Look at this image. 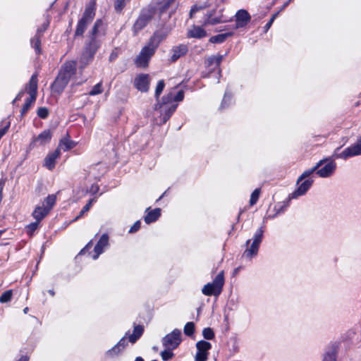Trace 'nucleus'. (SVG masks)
Listing matches in <instances>:
<instances>
[{
  "instance_id": "nucleus-36",
  "label": "nucleus",
  "mask_w": 361,
  "mask_h": 361,
  "mask_svg": "<svg viewBox=\"0 0 361 361\" xmlns=\"http://www.w3.org/2000/svg\"><path fill=\"white\" fill-rule=\"evenodd\" d=\"M37 115L42 118H46L48 116L47 109L44 107L39 108L37 111Z\"/></svg>"
},
{
  "instance_id": "nucleus-1",
  "label": "nucleus",
  "mask_w": 361,
  "mask_h": 361,
  "mask_svg": "<svg viewBox=\"0 0 361 361\" xmlns=\"http://www.w3.org/2000/svg\"><path fill=\"white\" fill-rule=\"evenodd\" d=\"M75 71L76 64L74 61L66 63L53 85V90L55 92H61L70 79L75 75Z\"/></svg>"
},
{
  "instance_id": "nucleus-41",
  "label": "nucleus",
  "mask_w": 361,
  "mask_h": 361,
  "mask_svg": "<svg viewBox=\"0 0 361 361\" xmlns=\"http://www.w3.org/2000/svg\"><path fill=\"white\" fill-rule=\"evenodd\" d=\"M33 102H30V97L27 99L25 104H24L23 109H22V114H25L29 109V107L30 106L31 104H32Z\"/></svg>"
},
{
  "instance_id": "nucleus-40",
  "label": "nucleus",
  "mask_w": 361,
  "mask_h": 361,
  "mask_svg": "<svg viewBox=\"0 0 361 361\" xmlns=\"http://www.w3.org/2000/svg\"><path fill=\"white\" fill-rule=\"evenodd\" d=\"M183 98V94L181 91H179L176 98H174L175 100L177 101H181ZM173 100V98L171 97V95L169 96V102H171Z\"/></svg>"
},
{
  "instance_id": "nucleus-48",
  "label": "nucleus",
  "mask_w": 361,
  "mask_h": 361,
  "mask_svg": "<svg viewBox=\"0 0 361 361\" xmlns=\"http://www.w3.org/2000/svg\"><path fill=\"white\" fill-rule=\"evenodd\" d=\"M135 361H144V360L140 357H136Z\"/></svg>"
},
{
  "instance_id": "nucleus-45",
  "label": "nucleus",
  "mask_w": 361,
  "mask_h": 361,
  "mask_svg": "<svg viewBox=\"0 0 361 361\" xmlns=\"http://www.w3.org/2000/svg\"><path fill=\"white\" fill-rule=\"evenodd\" d=\"M123 6V4L122 1H119V3L116 6V9H121V8Z\"/></svg>"
},
{
  "instance_id": "nucleus-42",
  "label": "nucleus",
  "mask_w": 361,
  "mask_h": 361,
  "mask_svg": "<svg viewBox=\"0 0 361 361\" xmlns=\"http://www.w3.org/2000/svg\"><path fill=\"white\" fill-rule=\"evenodd\" d=\"M91 190L93 193H96L99 190V187L97 185H92Z\"/></svg>"
},
{
  "instance_id": "nucleus-4",
  "label": "nucleus",
  "mask_w": 361,
  "mask_h": 361,
  "mask_svg": "<svg viewBox=\"0 0 361 361\" xmlns=\"http://www.w3.org/2000/svg\"><path fill=\"white\" fill-rule=\"evenodd\" d=\"M155 47L148 45L145 47L135 60V64L138 67L145 68L148 66L149 59L152 56Z\"/></svg>"
},
{
  "instance_id": "nucleus-13",
  "label": "nucleus",
  "mask_w": 361,
  "mask_h": 361,
  "mask_svg": "<svg viewBox=\"0 0 361 361\" xmlns=\"http://www.w3.org/2000/svg\"><path fill=\"white\" fill-rule=\"evenodd\" d=\"M336 165L334 161L327 163L324 167L317 171V173L322 178L331 176L336 169Z\"/></svg>"
},
{
  "instance_id": "nucleus-26",
  "label": "nucleus",
  "mask_w": 361,
  "mask_h": 361,
  "mask_svg": "<svg viewBox=\"0 0 361 361\" xmlns=\"http://www.w3.org/2000/svg\"><path fill=\"white\" fill-rule=\"evenodd\" d=\"M173 349L167 348L165 350H163L161 352V357L163 360L166 361L168 360H170L173 357V353L172 352Z\"/></svg>"
},
{
  "instance_id": "nucleus-47",
  "label": "nucleus",
  "mask_w": 361,
  "mask_h": 361,
  "mask_svg": "<svg viewBox=\"0 0 361 361\" xmlns=\"http://www.w3.org/2000/svg\"><path fill=\"white\" fill-rule=\"evenodd\" d=\"M197 10V7L195 6L194 8H192L191 11H190V15L192 16V14Z\"/></svg>"
},
{
  "instance_id": "nucleus-3",
  "label": "nucleus",
  "mask_w": 361,
  "mask_h": 361,
  "mask_svg": "<svg viewBox=\"0 0 361 361\" xmlns=\"http://www.w3.org/2000/svg\"><path fill=\"white\" fill-rule=\"evenodd\" d=\"M224 283V278L222 272L219 273L212 283L205 285L202 292L205 295H219L221 292Z\"/></svg>"
},
{
  "instance_id": "nucleus-33",
  "label": "nucleus",
  "mask_w": 361,
  "mask_h": 361,
  "mask_svg": "<svg viewBox=\"0 0 361 361\" xmlns=\"http://www.w3.org/2000/svg\"><path fill=\"white\" fill-rule=\"evenodd\" d=\"M96 202V198H92L85 205V207L82 208V211L80 212V216L82 215L84 213L88 212L90 209L92 207V204Z\"/></svg>"
},
{
  "instance_id": "nucleus-12",
  "label": "nucleus",
  "mask_w": 361,
  "mask_h": 361,
  "mask_svg": "<svg viewBox=\"0 0 361 361\" xmlns=\"http://www.w3.org/2000/svg\"><path fill=\"white\" fill-rule=\"evenodd\" d=\"M236 27L245 26L250 20V16L245 10H240L236 13Z\"/></svg>"
},
{
  "instance_id": "nucleus-24",
  "label": "nucleus",
  "mask_w": 361,
  "mask_h": 361,
  "mask_svg": "<svg viewBox=\"0 0 361 361\" xmlns=\"http://www.w3.org/2000/svg\"><path fill=\"white\" fill-rule=\"evenodd\" d=\"M187 51V48L185 46H180L174 49V53L172 56L173 61L178 59L180 56H183Z\"/></svg>"
},
{
  "instance_id": "nucleus-20",
  "label": "nucleus",
  "mask_w": 361,
  "mask_h": 361,
  "mask_svg": "<svg viewBox=\"0 0 361 361\" xmlns=\"http://www.w3.org/2000/svg\"><path fill=\"white\" fill-rule=\"evenodd\" d=\"M126 347L124 338L121 339L116 345H114L111 350L107 352V354L113 357L117 355L122 351Z\"/></svg>"
},
{
  "instance_id": "nucleus-17",
  "label": "nucleus",
  "mask_w": 361,
  "mask_h": 361,
  "mask_svg": "<svg viewBox=\"0 0 361 361\" xmlns=\"http://www.w3.org/2000/svg\"><path fill=\"white\" fill-rule=\"evenodd\" d=\"M207 35V32L202 27L192 26L188 32V36L193 38H202Z\"/></svg>"
},
{
  "instance_id": "nucleus-10",
  "label": "nucleus",
  "mask_w": 361,
  "mask_h": 361,
  "mask_svg": "<svg viewBox=\"0 0 361 361\" xmlns=\"http://www.w3.org/2000/svg\"><path fill=\"white\" fill-rule=\"evenodd\" d=\"M61 154L59 148H56V150L49 154L44 159V166L49 170H51L54 168L56 160L58 159Z\"/></svg>"
},
{
  "instance_id": "nucleus-34",
  "label": "nucleus",
  "mask_w": 361,
  "mask_h": 361,
  "mask_svg": "<svg viewBox=\"0 0 361 361\" xmlns=\"http://www.w3.org/2000/svg\"><path fill=\"white\" fill-rule=\"evenodd\" d=\"M202 334L206 339H212L214 337V332L210 328L204 329L202 331Z\"/></svg>"
},
{
  "instance_id": "nucleus-39",
  "label": "nucleus",
  "mask_w": 361,
  "mask_h": 361,
  "mask_svg": "<svg viewBox=\"0 0 361 361\" xmlns=\"http://www.w3.org/2000/svg\"><path fill=\"white\" fill-rule=\"evenodd\" d=\"M221 56H214L209 59L210 63H215L216 65L219 66L221 61Z\"/></svg>"
},
{
  "instance_id": "nucleus-43",
  "label": "nucleus",
  "mask_w": 361,
  "mask_h": 361,
  "mask_svg": "<svg viewBox=\"0 0 361 361\" xmlns=\"http://www.w3.org/2000/svg\"><path fill=\"white\" fill-rule=\"evenodd\" d=\"M276 14H275V15H274V16H272V18H271V20H269V23L267 24V28H269V27L271 26V25L272 24L273 21L274 20V19H275V18H276Z\"/></svg>"
},
{
  "instance_id": "nucleus-37",
  "label": "nucleus",
  "mask_w": 361,
  "mask_h": 361,
  "mask_svg": "<svg viewBox=\"0 0 361 361\" xmlns=\"http://www.w3.org/2000/svg\"><path fill=\"white\" fill-rule=\"evenodd\" d=\"M323 164V161H320L319 162H318L317 164V165L314 167V169L310 171V172H305L302 174V176L300 177V179L303 178L305 176H308L310 175V173H312L315 169H317V168H319V166H321Z\"/></svg>"
},
{
  "instance_id": "nucleus-27",
  "label": "nucleus",
  "mask_w": 361,
  "mask_h": 361,
  "mask_svg": "<svg viewBox=\"0 0 361 361\" xmlns=\"http://www.w3.org/2000/svg\"><path fill=\"white\" fill-rule=\"evenodd\" d=\"M103 91L102 83H97L89 92L90 95L94 96L102 93Z\"/></svg>"
},
{
  "instance_id": "nucleus-11",
  "label": "nucleus",
  "mask_w": 361,
  "mask_h": 361,
  "mask_svg": "<svg viewBox=\"0 0 361 361\" xmlns=\"http://www.w3.org/2000/svg\"><path fill=\"white\" fill-rule=\"evenodd\" d=\"M226 20L220 11H214L213 13H209L208 18L204 22V25H215L220 23L225 22Z\"/></svg>"
},
{
  "instance_id": "nucleus-14",
  "label": "nucleus",
  "mask_w": 361,
  "mask_h": 361,
  "mask_svg": "<svg viewBox=\"0 0 361 361\" xmlns=\"http://www.w3.org/2000/svg\"><path fill=\"white\" fill-rule=\"evenodd\" d=\"M51 137V133L50 130H45L40 133L37 137H35L32 140V144H38L39 145H44L48 143Z\"/></svg>"
},
{
  "instance_id": "nucleus-2",
  "label": "nucleus",
  "mask_w": 361,
  "mask_h": 361,
  "mask_svg": "<svg viewBox=\"0 0 361 361\" xmlns=\"http://www.w3.org/2000/svg\"><path fill=\"white\" fill-rule=\"evenodd\" d=\"M56 200V195H50L45 198L42 206H37L32 212L34 219L39 222L52 209Z\"/></svg>"
},
{
  "instance_id": "nucleus-21",
  "label": "nucleus",
  "mask_w": 361,
  "mask_h": 361,
  "mask_svg": "<svg viewBox=\"0 0 361 361\" xmlns=\"http://www.w3.org/2000/svg\"><path fill=\"white\" fill-rule=\"evenodd\" d=\"M312 181L311 180H305L304 183H302L297 190L294 192L293 194V197H297L299 195H302L305 193V192L309 189V188L311 186Z\"/></svg>"
},
{
  "instance_id": "nucleus-23",
  "label": "nucleus",
  "mask_w": 361,
  "mask_h": 361,
  "mask_svg": "<svg viewBox=\"0 0 361 361\" xmlns=\"http://www.w3.org/2000/svg\"><path fill=\"white\" fill-rule=\"evenodd\" d=\"M232 33L220 34L210 37L209 42L212 43H221L224 42L228 37L231 36Z\"/></svg>"
},
{
  "instance_id": "nucleus-9",
  "label": "nucleus",
  "mask_w": 361,
  "mask_h": 361,
  "mask_svg": "<svg viewBox=\"0 0 361 361\" xmlns=\"http://www.w3.org/2000/svg\"><path fill=\"white\" fill-rule=\"evenodd\" d=\"M149 77L148 75L141 74L135 79L134 84L135 87L141 92H147L149 86Z\"/></svg>"
},
{
  "instance_id": "nucleus-18",
  "label": "nucleus",
  "mask_w": 361,
  "mask_h": 361,
  "mask_svg": "<svg viewBox=\"0 0 361 361\" xmlns=\"http://www.w3.org/2000/svg\"><path fill=\"white\" fill-rule=\"evenodd\" d=\"M147 214L145 216V221L147 224L155 221L161 215V209L159 208L151 211H148L147 209Z\"/></svg>"
},
{
  "instance_id": "nucleus-44",
  "label": "nucleus",
  "mask_w": 361,
  "mask_h": 361,
  "mask_svg": "<svg viewBox=\"0 0 361 361\" xmlns=\"http://www.w3.org/2000/svg\"><path fill=\"white\" fill-rule=\"evenodd\" d=\"M102 22L99 21V20H97L95 24H94V32H96V29L97 27H99L100 25H101Z\"/></svg>"
},
{
  "instance_id": "nucleus-51",
  "label": "nucleus",
  "mask_w": 361,
  "mask_h": 361,
  "mask_svg": "<svg viewBox=\"0 0 361 361\" xmlns=\"http://www.w3.org/2000/svg\"><path fill=\"white\" fill-rule=\"evenodd\" d=\"M20 95V94H18L17 99L19 98Z\"/></svg>"
},
{
  "instance_id": "nucleus-16",
  "label": "nucleus",
  "mask_w": 361,
  "mask_h": 361,
  "mask_svg": "<svg viewBox=\"0 0 361 361\" xmlns=\"http://www.w3.org/2000/svg\"><path fill=\"white\" fill-rule=\"evenodd\" d=\"M108 240L109 238L107 235L104 234L102 235L94 247V252H96V255L93 257L94 259H97L98 256L103 252L104 247L108 245Z\"/></svg>"
},
{
  "instance_id": "nucleus-5",
  "label": "nucleus",
  "mask_w": 361,
  "mask_h": 361,
  "mask_svg": "<svg viewBox=\"0 0 361 361\" xmlns=\"http://www.w3.org/2000/svg\"><path fill=\"white\" fill-rule=\"evenodd\" d=\"M211 347L210 343L207 341H198L196 343L197 353L195 356V361H206L208 357V351Z\"/></svg>"
},
{
  "instance_id": "nucleus-6",
  "label": "nucleus",
  "mask_w": 361,
  "mask_h": 361,
  "mask_svg": "<svg viewBox=\"0 0 361 361\" xmlns=\"http://www.w3.org/2000/svg\"><path fill=\"white\" fill-rule=\"evenodd\" d=\"M180 342V331L174 330L163 339V344L166 348L174 349Z\"/></svg>"
},
{
  "instance_id": "nucleus-22",
  "label": "nucleus",
  "mask_w": 361,
  "mask_h": 361,
  "mask_svg": "<svg viewBox=\"0 0 361 361\" xmlns=\"http://www.w3.org/2000/svg\"><path fill=\"white\" fill-rule=\"evenodd\" d=\"M142 332L143 328L141 326H135L133 334L129 336V341L134 343L140 338Z\"/></svg>"
},
{
  "instance_id": "nucleus-8",
  "label": "nucleus",
  "mask_w": 361,
  "mask_h": 361,
  "mask_svg": "<svg viewBox=\"0 0 361 361\" xmlns=\"http://www.w3.org/2000/svg\"><path fill=\"white\" fill-rule=\"evenodd\" d=\"M361 154V137L357 140V142L352 145L346 148L343 150L340 154L337 155V157L347 159L350 157L358 156Z\"/></svg>"
},
{
  "instance_id": "nucleus-30",
  "label": "nucleus",
  "mask_w": 361,
  "mask_h": 361,
  "mask_svg": "<svg viewBox=\"0 0 361 361\" xmlns=\"http://www.w3.org/2000/svg\"><path fill=\"white\" fill-rule=\"evenodd\" d=\"M12 297V291L11 290H7L4 292L1 296L0 297V302L4 303L9 301Z\"/></svg>"
},
{
  "instance_id": "nucleus-49",
  "label": "nucleus",
  "mask_w": 361,
  "mask_h": 361,
  "mask_svg": "<svg viewBox=\"0 0 361 361\" xmlns=\"http://www.w3.org/2000/svg\"><path fill=\"white\" fill-rule=\"evenodd\" d=\"M20 361H27V359L26 357H21Z\"/></svg>"
},
{
  "instance_id": "nucleus-19",
  "label": "nucleus",
  "mask_w": 361,
  "mask_h": 361,
  "mask_svg": "<svg viewBox=\"0 0 361 361\" xmlns=\"http://www.w3.org/2000/svg\"><path fill=\"white\" fill-rule=\"evenodd\" d=\"M260 241H261V236L260 235L257 236L255 238V240L251 245V247L245 252V255L247 257H252V256L255 255L257 252L258 246H259Z\"/></svg>"
},
{
  "instance_id": "nucleus-29",
  "label": "nucleus",
  "mask_w": 361,
  "mask_h": 361,
  "mask_svg": "<svg viewBox=\"0 0 361 361\" xmlns=\"http://www.w3.org/2000/svg\"><path fill=\"white\" fill-rule=\"evenodd\" d=\"M195 326L192 322H188L184 326V333L186 335L190 336L194 332Z\"/></svg>"
},
{
  "instance_id": "nucleus-25",
  "label": "nucleus",
  "mask_w": 361,
  "mask_h": 361,
  "mask_svg": "<svg viewBox=\"0 0 361 361\" xmlns=\"http://www.w3.org/2000/svg\"><path fill=\"white\" fill-rule=\"evenodd\" d=\"M147 19L144 16H140L134 25V29L135 31H138L142 29L147 24Z\"/></svg>"
},
{
  "instance_id": "nucleus-32",
  "label": "nucleus",
  "mask_w": 361,
  "mask_h": 361,
  "mask_svg": "<svg viewBox=\"0 0 361 361\" xmlns=\"http://www.w3.org/2000/svg\"><path fill=\"white\" fill-rule=\"evenodd\" d=\"M164 88V82L163 80L159 81V82L157 85L156 90H155V96L156 97H158L161 93L162 92Z\"/></svg>"
},
{
  "instance_id": "nucleus-31",
  "label": "nucleus",
  "mask_w": 361,
  "mask_h": 361,
  "mask_svg": "<svg viewBox=\"0 0 361 361\" xmlns=\"http://www.w3.org/2000/svg\"><path fill=\"white\" fill-rule=\"evenodd\" d=\"M73 147V144L72 142H70L68 140H63L61 141L59 144V146L58 148H62L64 150H68Z\"/></svg>"
},
{
  "instance_id": "nucleus-15",
  "label": "nucleus",
  "mask_w": 361,
  "mask_h": 361,
  "mask_svg": "<svg viewBox=\"0 0 361 361\" xmlns=\"http://www.w3.org/2000/svg\"><path fill=\"white\" fill-rule=\"evenodd\" d=\"M37 77L35 75H32L28 87H27V91L30 94V102H34L36 98V93H37Z\"/></svg>"
},
{
  "instance_id": "nucleus-28",
  "label": "nucleus",
  "mask_w": 361,
  "mask_h": 361,
  "mask_svg": "<svg viewBox=\"0 0 361 361\" xmlns=\"http://www.w3.org/2000/svg\"><path fill=\"white\" fill-rule=\"evenodd\" d=\"M260 194V190L259 189H255L251 195L250 200V204L251 206L254 205L257 201L258 200V198L259 197Z\"/></svg>"
},
{
  "instance_id": "nucleus-46",
  "label": "nucleus",
  "mask_w": 361,
  "mask_h": 361,
  "mask_svg": "<svg viewBox=\"0 0 361 361\" xmlns=\"http://www.w3.org/2000/svg\"><path fill=\"white\" fill-rule=\"evenodd\" d=\"M35 48H36L37 49H39V40H37V41H36V42H35Z\"/></svg>"
},
{
  "instance_id": "nucleus-7",
  "label": "nucleus",
  "mask_w": 361,
  "mask_h": 361,
  "mask_svg": "<svg viewBox=\"0 0 361 361\" xmlns=\"http://www.w3.org/2000/svg\"><path fill=\"white\" fill-rule=\"evenodd\" d=\"M94 16V13L93 7L88 8L85 11L84 16H83L82 18L80 20V22L78 25L77 29L75 30L76 35H80L83 33V32L85 31L86 25L93 19Z\"/></svg>"
},
{
  "instance_id": "nucleus-38",
  "label": "nucleus",
  "mask_w": 361,
  "mask_h": 361,
  "mask_svg": "<svg viewBox=\"0 0 361 361\" xmlns=\"http://www.w3.org/2000/svg\"><path fill=\"white\" fill-rule=\"evenodd\" d=\"M140 228V221H137L130 228L129 233L136 232Z\"/></svg>"
},
{
  "instance_id": "nucleus-35",
  "label": "nucleus",
  "mask_w": 361,
  "mask_h": 361,
  "mask_svg": "<svg viewBox=\"0 0 361 361\" xmlns=\"http://www.w3.org/2000/svg\"><path fill=\"white\" fill-rule=\"evenodd\" d=\"M39 223V222L36 221L35 222L29 224L27 227V233L32 235L33 232L37 229Z\"/></svg>"
},
{
  "instance_id": "nucleus-50",
  "label": "nucleus",
  "mask_w": 361,
  "mask_h": 361,
  "mask_svg": "<svg viewBox=\"0 0 361 361\" xmlns=\"http://www.w3.org/2000/svg\"><path fill=\"white\" fill-rule=\"evenodd\" d=\"M27 308H25V309L24 310V312H25V313H26V312H27Z\"/></svg>"
}]
</instances>
